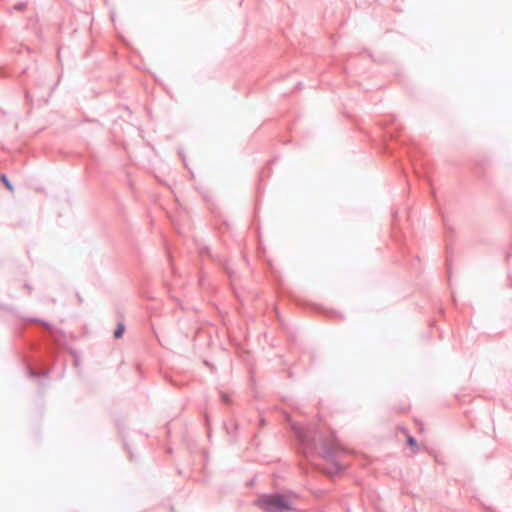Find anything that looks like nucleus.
I'll return each mask as SVG.
<instances>
[{
	"label": "nucleus",
	"mask_w": 512,
	"mask_h": 512,
	"mask_svg": "<svg viewBox=\"0 0 512 512\" xmlns=\"http://www.w3.org/2000/svg\"><path fill=\"white\" fill-rule=\"evenodd\" d=\"M123 333H124V325L119 324L117 329L114 332V336H115V338H121Z\"/></svg>",
	"instance_id": "nucleus-2"
},
{
	"label": "nucleus",
	"mask_w": 512,
	"mask_h": 512,
	"mask_svg": "<svg viewBox=\"0 0 512 512\" xmlns=\"http://www.w3.org/2000/svg\"><path fill=\"white\" fill-rule=\"evenodd\" d=\"M1 180L3 181V183L5 184V186L10 190V191H13V187L10 183V181L8 180V178L5 176V175H2L1 176Z\"/></svg>",
	"instance_id": "nucleus-3"
},
{
	"label": "nucleus",
	"mask_w": 512,
	"mask_h": 512,
	"mask_svg": "<svg viewBox=\"0 0 512 512\" xmlns=\"http://www.w3.org/2000/svg\"><path fill=\"white\" fill-rule=\"evenodd\" d=\"M407 441H408V444H409V445H410L414 450H416V448H417L416 440H415L413 437L409 436V437H408V439H407Z\"/></svg>",
	"instance_id": "nucleus-4"
},
{
	"label": "nucleus",
	"mask_w": 512,
	"mask_h": 512,
	"mask_svg": "<svg viewBox=\"0 0 512 512\" xmlns=\"http://www.w3.org/2000/svg\"><path fill=\"white\" fill-rule=\"evenodd\" d=\"M257 504L268 512H284L293 508V501L280 495L262 496Z\"/></svg>",
	"instance_id": "nucleus-1"
}]
</instances>
